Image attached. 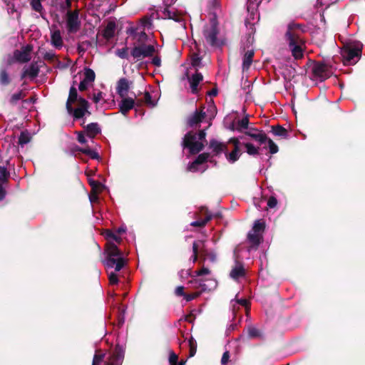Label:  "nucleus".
I'll return each instance as SVG.
<instances>
[{
  "mask_svg": "<svg viewBox=\"0 0 365 365\" xmlns=\"http://www.w3.org/2000/svg\"><path fill=\"white\" fill-rule=\"evenodd\" d=\"M192 251L193 255L191 257V259L192 260V262H195L197 259V252H198V246L196 242H195L192 245Z\"/></svg>",
  "mask_w": 365,
  "mask_h": 365,
  "instance_id": "52",
  "label": "nucleus"
},
{
  "mask_svg": "<svg viewBox=\"0 0 365 365\" xmlns=\"http://www.w3.org/2000/svg\"><path fill=\"white\" fill-rule=\"evenodd\" d=\"M129 88L130 85L127 79L120 78L118 81L116 91L121 98H124L127 96Z\"/></svg>",
  "mask_w": 365,
  "mask_h": 365,
  "instance_id": "17",
  "label": "nucleus"
},
{
  "mask_svg": "<svg viewBox=\"0 0 365 365\" xmlns=\"http://www.w3.org/2000/svg\"><path fill=\"white\" fill-rule=\"evenodd\" d=\"M92 100L96 104V108H98V104L102 101H104V94H103V93L99 91L97 93H93Z\"/></svg>",
  "mask_w": 365,
  "mask_h": 365,
  "instance_id": "41",
  "label": "nucleus"
},
{
  "mask_svg": "<svg viewBox=\"0 0 365 365\" xmlns=\"http://www.w3.org/2000/svg\"><path fill=\"white\" fill-rule=\"evenodd\" d=\"M129 33L131 35L135 36L138 38L139 41H145L148 38V36L145 32V30L138 27H130L129 29Z\"/></svg>",
  "mask_w": 365,
  "mask_h": 365,
  "instance_id": "21",
  "label": "nucleus"
},
{
  "mask_svg": "<svg viewBox=\"0 0 365 365\" xmlns=\"http://www.w3.org/2000/svg\"><path fill=\"white\" fill-rule=\"evenodd\" d=\"M24 96V94L23 93L22 91H19L16 93H14L11 98V103H16L17 101H19V100L22 99Z\"/></svg>",
  "mask_w": 365,
  "mask_h": 365,
  "instance_id": "49",
  "label": "nucleus"
},
{
  "mask_svg": "<svg viewBox=\"0 0 365 365\" xmlns=\"http://www.w3.org/2000/svg\"><path fill=\"white\" fill-rule=\"evenodd\" d=\"M285 38L292 56L296 59L302 58L304 42L299 37L298 31H296V25H289Z\"/></svg>",
  "mask_w": 365,
  "mask_h": 365,
  "instance_id": "2",
  "label": "nucleus"
},
{
  "mask_svg": "<svg viewBox=\"0 0 365 365\" xmlns=\"http://www.w3.org/2000/svg\"><path fill=\"white\" fill-rule=\"evenodd\" d=\"M88 108V102L86 99L78 97L76 88L72 86L66 102L68 113L72 115L75 119H79L86 115H90Z\"/></svg>",
  "mask_w": 365,
  "mask_h": 365,
  "instance_id": "1",
  "label": "nucleus"
},
{
  "mask_svg": "<svg viewBox=\"0 0 365 365\" xmlns=\"http://www.w3.org/2000/svg\"><path fill=\"white\" fill-rule=\"evenodd\" d=\"M163 14L165 19H173L176 22L182 21V12L177 11L173 9H170L169 6L165 8Z\"/></svg>",
  "mask_w": 365,
  "mask_h": 365,
  "instance_id": "16",
  "label": "nucleus"
},
{
  "mask_svg": "<svg viewBox=\"0 0 365 365\" xmlns=\"http://www.w3.org/2000/svg\"><path fill=\"white\" fill-rule=\"evenodd\" d=\"M277 205V200L274 197H270L267 201V206L269 208H274Z\"/></svg>",
  "mask_w": 365,
  "mask_h": 365,
  "instance_id": "56",
  "label": "nucleus"
},
{
  "mask_svg": "<svg viewBox=\"0 0 365 365\" xmlns=\"http://www.w3.org/2000/svg\"><path fill=\"white\" fill-rule=\"evenodd\" d=\"M175 294L178 296H184L185 294L184 292V287L182 286H179L175 289Z\"/></svg>",
  "mask_w": 365,
  "mask_h": 365,
  "instance_id": "62",
  "label": "nucleus"
},
{
  "mask_svg": "<svg viewBox=\"0 0 365 365\" xmlns=\"http://www.w3.org/2000/svg\"><path fill=\"white\" fill-rule=\"evenodd\" d=\"M249 125V120L248 118L244 117L241 120H238L237 123V128L236 129L239 131L242 130V129H247Z\"/></svg>",
  "mask_w": 365,
  "mask_h": 365,
  "instance_id": "34",
  "label": "nucleus"
},
{
  "mask_svg": "<svg viewBox=\"0 0 365 365\" xmlns=\"http://www.w3.org/2000/svg\"><path fill=\"white\" fill-rule=\"evenodd\" d=\"M83 76V79H85L86 81H88L92 83L95 81L96 74L94 71L89 68H84Z\"/></svg>",
  "mask_w": 365,
  "mask_h": 365,
  "instance_id": "30",
  "label": "nucleus"
},
{
  "mask_svg": "<svg viewBox=\"0 0 365 365\" xmlns=\"http://www.w3.org/2000/svg\"><path fill=\"white\" fill-rule=\"evenodd\" d=\"M90 185L92 187L93 192H100L102 190L103 185L95 180H90Z\"/></svg>",
  "mask_w": 365,
  "mask_h": 365,
  "instance_id": "48",
  "label": "nucleus"
},
{
  "mask_svg": "<svg viewBox=\"0 0 365 365\" xmlns=\"http://www.w3.org/2000/svg\"><path fill=\"white\" fill-rule=\"evenodd\" d=\"M144 98H145V103L148 106H150L151 107H154L156 105L157 100L156 99H153L151 95L149 93L146 92L145 93V97Z\"/></svg>",
  "mask_w": 365,
  "mask_h": 365,
  "instance_id": "45",
  "label": "nucleus"
},
{
  "mask_svg": "<svg viewBox=\"0 0 365 365\" xmlns=\"http://www.w3.org/2000/svg\"><path fill=\"white\" fill-rule=\"evenodd\" d=\"M244 145L246 148V152L250 155H257L259 153V147L255 146L252 143H245Z\"/></svg>",
  "mask_w": 365,
  "mask_h": 365,
  "instance_id": "29",
  "label": "nucleus"
},
{
  "mask_svg": "<svg viewBox=\"0 0 365 365\" xmlns=\"http://www.w3.org/2000/svg\"><path fill=\"white\" fill-rule=\"evenodd\" d=\"M38 68L34 65L31 64L29 67L26 68L21 75V78H24L26 77L35 78L38 74Z\"/></svg>",
  "mask_w": 365,
  "mask_h": 365,
  "instance_id": "24",
  "label": "nucleus"
},
{
  "mask_svg": "<svg viewBox=\"0 0 365 365\" xmlns=\"http://www.w3.org/2000/svg\"><path fill=\"white\" fill-rule=\"evenodd\" d=\"M29 139L27 135H26L24 133H21L19 137V143L21 145H24V144H26L27 143H29Z\"/></svg>",
  "mask_w": 365,
  "mask_h": 365,
  "instance_id": "58",
  "label": "nucleus"
},
{
  "mask_svg": "<svg viewBox=\"0 0 365 365\" xmlns=\"http://www.w3.org/2000/svg\"><path fill=\"white\" fill-rule=\"evenodd\" d=\"M32 47L29 45L24 46L21 50H16L14 53V58L15 61L24 63L30 61L31 59V51Z\"/></svg>",
  "mask_w": 365,
  "mask_h": 365,
  "instance_id": "14",
  "label": "nucleus"
},
{
  "mask_svg": "<svg viewBox=\"0 0 365 365\" xmlns=\"http://www.w3.org/2000/svg\"><path fill=\"white\" fill-rule=\"evenodd\" d=\"M205 117V113L202 110H196L195 113L188 119V124L190 126L201 122Z\"/></svg>",
  "mask_w": 365,
  "mask_h": 365,
  "instance_id": "25",
  "label": "nucleus"
},
{
  "mask_svg": "<svg viewBox=\"0 0 365 365\" xmlns=\"http://www.w3.org/2000/svg\"><path fill=\"white\" fill-rule=\"evenodd\" d=\"M107 258L104 261L105 265L108 268H115L116 272H119L125 264V260L123 257V253L119 250L117 245L112 242H109L106 249Z\"/></svg>",
  "mask_w": 365,
  "mask_h": 365,
  "instance_id": "3",
  "label": "nucleus"
},
{
  "mask_svg": "<svg viewBox=\"0 0 365 365\" xmlns=\"http://www.w3.org/2000/svg\"><path fill=\"white\" fill-rule=\"evenodd\" d=\"M314 76L320 81H324L333 73L332 67L325 63L318 62L312 67Z\"/></svg>",
  "mask_w": 365,
  "mask_h": 365,
  "instance_id": "9",
  "label": "nucleus"
},
{
  "mask_svg": "<svg viewBox=\"0 0 365 365\" xmlns=\"http://www.w3.org/2000/svg\"><path fill=\"white\" fill-rule=\"evenodd\" d=\"M198 295H199L198 293H194L192 294H185L184 297L186 299V301L189 302V301H191V300L194 299L195 298H196Z\"/></svg>",
  "mask_w": 365,
  "mask_h": 365,
  "instance_id": "63",
  "label": "nucleus"
},
{
  "mask_svg": "<svg viewBox=\"0 0 365 365\" xmlns=\"http://www.w3.org/2000/svg\"><path fill=\"white\" fill-rule=\"evenodd\" d=\"M188 345L190 346V357L193 356L196 353L197 349V345L195 341L192 340V339H190L188 341Z\"/></svg>",
  "mask_w": 365,
  "mask_h": 365,
  "instance_id": "47",
  "label": "nucleus"
},
{
  "mask_svg": "<svg viewBox=\"0 0 365 365\" xmlns=\"http://www.w3.org/2000/svg\"><path fill=\"white\" fill-rule=\"evenodd\" d=\"M272 132H273L274 135H277V136L284 137L287 135L286 129H284V128L280 127V126L277 127V128H273Z\"/></svg>",
  "mask_w": 365,
  "mask_h": 365,
  "instance_id": "46",
  "label": "nucleus"
},
{
  "mask_svg": "<svg viewBox=\"0 0 365 365\" xmlns=\"http://www.w3.org/2000/svg\"><path fill=\"white\" fill-rule=\"evenodd\" d=\"M125 348L117 345L111 355L107 359L105 365H121L124 359Z\"/></svg>",
  "mask_w": 365,
  "mask_h": 365,
  "instance_id": "10",
  "label": "nucleus"
},
{
  "mask_svg": "<svg viewBox=\"0 0 365 365\" xmlns=\"http://www.w3.org/2000/svg\"><path fill=\"white\" fill-rule=\"evenodd\" d=\"M207 258L212 262H215L217 260V255L213 252H209L207 254Z\"/></svg>",
  "mask_w": 365,
  "mask_h": 365,
  "instance_id": "60",
  "label": "nucleus"
},
{
  "mask_svg": "<svg viewBox=\"0 0 365 365\" xmlns=\"http://www.w3.org/2000/svg\"><path fill=\"white\" fill-rule=\"evenodd\" d=\"M245 275V269L242 264L236 263L235 266L232 269L230 276L232 279L237 280L239 278Z\"/></svg>",
  "mask_w": 365,
  "mask_h": 365,
  "instance_id": "20",
  "label": "nucleus"
},
{
  "mask_svg": "<svg viewBox=\"0 0 365 365\" xmlns=\"http://www.w3.org/2000/svg\"><path fill=\"white\" fill-rule=\"evenodd\" d=\"M204 36L207 43L214 45L216 43L217 30L214 23L206 25L203 30Z\"/></svg>",
  "mask_w": 365,
  "mask_h": 365,
  "instance_id": "13",
  "label": "nucleus"
},
{
  "mask_svg": "<svg viewBox=\"0 0 365 365\" xmlns=\"http://www.w3.org/2000/svg\"><path fill=\"white\" fill-rule=\"evenodd\" d=\"M245 135L255 140L259 145H263V148H267V146L269 149L271 154H275L278 152V146L272 140L268 138L267 135L262 130H259L256 128H250L245 132Z\"/></svg>",
  "mask_w": 365,
  "mask_h": 365,
  "instance_id": "5",
  "label": "nucleus"
},
{
  "mask_svg": "<svg viewBox=\"0 0 365 365\" xmlns=\"http://www.w3.org/2000/svg\"><path fill=\"white\" fill-rule=\"evenodd\" d=\"M212 218L211 215H207L205 219L193 221L191 222V225L194 227H203L205 226L208 221H210Z\"/></svg>",
  "mask_w": 365,
  "mask_h": 365,
  "instance_id": "38",
  "label": "nucleus"
},
{
  "mask_svg": "<svg viewBox=\"0 0 365 365\" xmlns=\"http://www.w3.org/2000/svg\"><path fill=\"white\" fill-rule=\"evenodd\" d=\"M77 134V139H78V141L81 143V144H85L88 142V140H87V135L86 136L84 133H81V132H77L76 133Z\"/></svg>",
  "mask_w": 365,
  "mask_h": 365,
  "instance_id": "51",
  "label": "nucleus"
},
{
  "mask_svg": "<svg viewBox=\"0 0 365 365\" xmlns=\"http://www.w3.org/2000/svg\"><path fill=\"white\" fill-rule=\"evenodd\" d=\"M264 227H265V225L263 222H262L261 220H256L254 223L252 229L262 234V232L264 230Z\"/></svg>",
  "mask_w": 365,
  "mask_h": 365,
  "instance_id": "43",
  "label": "nucleus"
},
{
  "mask_svg": "<svg viewBox=\"0 0 365 365\" xmlns=\"http://www.w3.org/2000/svg\"><path fill=\"white\" fill-rule=\"evenodd\" d=\"M9 175L7 169L4 166H0V178L1 180H6Z\"/></svg>",
  "mask_w": 365,
  "mask_h": 365,
  "instance_id": "53",
  "label": "nucleus"
},
{
  "mask_svg": "<svg viewBox=\"0 0 365 365\" xmlns=\"http://www.w3.org/2000/svg\"><path fill=\"white\" fill-rule=\"evenodd\" d=\"M208 282H209V284H206L204 283V281L202 279H200L199 284L203 291L210 290L212 288H214L216 287L215 281H214L212 279H210V280H208Z\"/></svg>",
  "mask_w": 365,
  "mask_h": 365,
  "instance_id": "37",
  "label": "nucleus"
},
{
  "mask_svg": "<svg viewBox=\"0 0 365 365\" xmlns=\"http://www.w3.org/2000/svg\"><path fill=\"white\" fill-rule=\"evenodd\" d=\"M191 65L195 69L201 67V58L199 56L197 53H193L191 57Z\"/></svg>",
  "mask_w": 365,
  "mask_h": 365,
  "instance_id": "36",
  "label": "nucleus"
},
{
  "mask_svg": "<svg viewBox=\"0 0 365 365\" xmlns=\"http://www.w3.org/2000/svg\"><path fill=\"white\" fill-rule=\"evenodd\" d=\"M254 56V50L248 49L244 54L242 60V68L243 70L249 69L250 66L252 63V58Z\"/></svg>",
  "mask_w": 365,
  "mask_h": 365,
  "instance_id": "23",
  "label": "nucleus"
},
{
  "mask_svg": "<svg viewBox=\"0 0 365 365\" xmlns=\"http://www.w3.org/2000/svg\"><path fill=\"white\" fill-rule=\"evenodd\" d=\"M10 83V78L6 70L0 71V84L6 86Z\"/></svg>",
  "mask_w": 365,
  "mask_h": 365,
  "instance_id": "33",
  "label": "nucleus"
},
{
  "mask_svg": "<svg viewBox=\"0 0 365 365\" xmlns=\"http://www.w3.org/2000/svg\"><path fill=\"white\" fill-rule=\"evenodd\" d=\"M152 26V20L150 18L145 16L139 21V24L136 26L143 30L145 29H150Z\"/></svg>",
  "mask_w": 365,
  "mask_h": 365,
  "instance_id": "31",
  "label": "nucleus"
},
{
  "mask_svg": "<svg viewBox=\"0 0 365 365\" xmlns=\"http://www.w3.org/2000/svg\"><path fill=\"white\" fill-rule=\"evenodd\" d=\"M115 53L120 58H128V48L127 47L123 48L121 49H118Z\"/></svg>",
  "mask_w": 365,
  "mask_h": 365,
  "instance_id": "44",
  "label": "nucleus"
},
{
  "mask_svg": "<svg viewBox=\"0 0 365 365\" xmlns=\"http://www.w3.org/2000/svg\"><path fill=\"white\" fill-rule=\"evenodd\" d=\"M104 354H95L92 365H100L104 359Z\"/></svg>",
  "mask_w": 365,
  "mask_h": 365,
  "instance_id": "50",
  "label": "nucleus"
},
{
  "mask_svg": "<svg viewBox=\"0 0 365 365\" xmlns=\"http://www.w3.org/2000/svg\"><path fill=\"white\" fill-rule=\"evenodd\" d=\"M109 281L111 284H116L118 283V278L116 274L110 273L109 274Z\"/></svg>",
  "mask_w": 365,
  "mask_h": 365,
  "instance_id": "57",
  "label": "nucleus"
},
{
  "mask_svg": "<svg viewBox=\"0 0 365 365\" xmlns=\"http://www.w3.org/2000/svg\"><path fill=\"white\" fill-rule=\"evenodd\" d=\"M87 137L93 142V138L101 132L97 123H90L86 126Z\"/></svg>",
  "mask_w": 365,
  "mask_h": 365,
  "instance_id": "22",
  "label": "nucleus"
},
{
  "mask_svg": "<svg viewBox=\"0 0 365 365\" xmlns=\"http://www.w3.org/2000/svg\"><path fill=\"white\" fill-rule=\"evenodd\" d=\"M91 84V83L88 82V81H86L85 79H83L79 86H78V88L80 91H85L86 90L88 86Z\"/></svg>",
  "mask_w": 365,
  "mask_h": 365,
  "instance_id": "54",
  "label": "nucleus"
},
{
  "mask_svg": "<svg viewBox=\"0 0 365 365\" xmlns=\"http://www.w3.org/2000/svg\"><path fill=\"white\" fill-rule=\"evenodd\" d=\"M155 53L154 46L142 43L135 46L132 48L130 54L136 61H138L145 58L153 56Z\"/></svg>",
  "mask_w": 365,
  "mask_h": 365,
  "instance_id": "7",
  "label": "nucleus"
},
{
  "mask_svg": "<svg viewBox=\"0 0 365 365\" xmlns=\"http://www.w3.org/2000/svg\"><path fill=\"white\" fill-rule=\"evenodd\" d=\"M134 100L132 98H123L122 101L119 103L120 110V112L125 115L126 113L131 110L134 107Z\"/></svg>",
  "mask_w": 365,
  "mask_h": 365,
  "instance_id": "18",
  "label": "nucleus"
},
{
  "mask_svg": "<svg viewBox=\"0 0 365 365\" xmlns=\"http://www.w3.org/2000/svg\"><path fill=\"white\" fill-rule=\"evenodd\" d=\"M115 30V24L114 22H108L103 31V36L106 38H110L113 36Z\"/></svg>",
  "mask_w": 365,
  "mask_h": 365,
  "instance_id": "28",
  "label": "nucleus"
},
{
  "mask_svg": "<svg viewBox=\"0 0 365 365\" xmlns=\"http://www.w3.org/2000/svg\"><path fill=\"white\" fill-rule=\"evenodd\" d=\"M105 237L109 241H115L118 243H120L121 241V238L120 237L110 230H107L106 232Z\"/></svg>",
  "mask_w": 365,
  "mask_h": 365,
  "instance_id": "39",
  "label": "nucleus"
},
{
  "mask_svg": "<svg viewBox=\"0 0 365 365\" xmlns=\"http://www.w3.org/2000/svg\"><path fill=\"white\" fill-rule=\"evenodd\" d=\"M242 139V137L240 138H232L229 140V143H232L234 145V149L230 153H225L226 158L230 163H234L236 162L240 157L242 153L240 149V140Z\"/></svg>",
  "mask_w": 365,
  "mask_h": 365,
  "instance_id": "11",
  "label": "nucleus"
},
{
  "mask_svg": "<svg viewBox=\"0 0 365 365\" xmlns=\"http://www.w3.org/2000/svg\"><path fill=\"white\" fill-rule=\"evenodd\" d=\"M51 31V43L56 48H61L63 46V39L61 37V31L56 26H52L50 29Z\"/></svg>",
  "mask_w": 365,
  "mask_h": 365,
  "instance_id": "15",
  "label": "nucleus"
},
{
  "mask_svg": "<svg viewBox=\"0 0 365 365\" xmlns=\"http://www.w3.org/2000/svg\"><path fill=\"white\" fill-rule=\"evenodd\" d=\"M76 150L88 155L92 159L98 160L100 158L98 153L96 150H92V149L89 148L88 147H86V148H78V147L76 148Z\"/></svg>",
  "mask_w": 365,
  "mask_h": 365,
  "instance_id": "27",
  "label": "nucleus"
},
{
  "mask_svg": "<svg viewBox=\"0 0 365 365\" xmlns=\"http://www.w3.org/2000/svg\"><path fill=\"white\" fill-rule=\"evenodd\" d=\"M98 192H92L90 195L89 198L91 203L98 200Z\"/></svg>",
  "mask_w": 365,
  "mask_h": 365,
  "instance_id": "64",
  "label": "nucleus"
},
{
  "mask_svg": "<svg viewBox=\"0 0 365 365\" xmlns=\"http://www.w3.org/2000/svg\"><path fill=\"white\" fill-rule=\"evenodd\" d=\"M361 49L362 44L360 43H356L354 46H349L344 48L341 53L344 64H355L361 56Z\"/></svg>",
  "mask_w": 365,
  "mask_h": 365,
  "instance_id": "6",
  "label": "nucleus"
},
{
  "mask_svg": "<svg viewBox=\"0 0 365 365\" xmlns=\"http://www.w3.org/2000/svg\"><path fill=\"white\" fill-rule=\"evenodd\" d=\"M195 273L197 276H202L209 274L210 273V271L209 270V269L203 267L200 270L197 271Z\"/></svg>",
  "mask_w": 365,
  "mask_h": 365,
  "instance_id": "59",
  "label": "nucleus"
},
{
  "mask_svg": "<svg viewBox=\"0 0 365 365\" xmlns=\"http://www.w3.org/2000/svg\"><path fill=\"white\" fill-rule=\"evenodd\" d=\"M262 234L260 232H258L252 229V230L248 234V239L252 244L257 246L261 242L262 237Z\"/></svg>",
  "mask_w": 365,
  "mask_h": 365,
  "instance_id": "26",
  "label": "nucleus"
},
{
  "mask_svg": "<svg viewBox=\"0 0 365 365\" xmlns=\"http://www.w3.org/2000/svg\"><path fill=\"white\" fill-rule=\"evenodd\" d=\"M78 11H68L66 14V27L68 34H76L81 28Z\"/></svg>",
  "mask_w": 365,
  "mask_h": 365,
  "instance_id": "8",
  "label": "nucleus"
},
{
  "mask_svg": "<svg viewBox=\"0 0 365 365\" xmlns=\"http://www.w3.org/2000/svg\"><path fill=\"white\" fill-rule=\"evenodd\" d=\"M210 147L216 153H220L221 151H223L225 148V145H223L222 143H221L215 140H212L210 141Z\"/></svg>",
  "mask_w": 365,
  "mask_h": 365,
  "instance_id": "32",
  "label": "nucleus"
},
{
  "mask_svg": "<svg viewBox=\"0 0 365 365\" xmlns=\"http://www.w3.org/2000/svg\"><path fill=\"white\" fill-rule=\"evenodd\" d=\"M186 75L187 76H188L187 73ZM187 78L190 84L192 93H196L197 92V86L203 79L202 75L200 73H196L194 75H192L190 78Z\"/></svg>",
  "mask_w": 365,
  "mask_h": 365,
  "instance_id": "19",
  "label": "nucleus"
},
{
  "mask_svg": "<svg viewBox=\"0 0 365 365\" xmlns=\"http://www.w3.org/2000/svg\"><path fill=\"white\" fill-rule=\"evenodd\" d=\"M229 358H230L229 352L228 351H225L223 354L222 359H221L222 364V365H225L228 362Z\"/></svg>",
  "mask_w": 365,
  "mask_h": 365,
  "instance_id": "61",
  "label": "nucleus"
},
{
  "mask_svg": "<svg viewBox=\"0 0 365 365\" xmlns=\"http://www.w3.org/2000/svg\"><path fill=\"white\" fill-rule=\"evenodd\" d=\"M53 4L62 9H69L71 5V0H54Z\"/></svg>",
  "mask_w": 365,
  "mask_h": 365,
  "instance_id": "35",
  "label": "nucleus"
},
{
  "mask_svg": "<svg viewBox=\"0 0 365 365\" xmlns=\"http://www.w3.org/2000/svg\"><path fill=\"white\" fill-rule=\"evenodd\" d=\"M29 1H30L31 6L34 11H36L37 12H41L43 10V6L41 5L40 0H29Z\"/></svg>",
  "mask_w": 365,
  "mask_h": 365,
  "instance_id": "42",
  "label": "nucleus"
},
{
  "mask_svg": "<svg viewBox=\"0 0 365 365\" xmlns=\"http://www.w3.org/2000/svg\"><path fill=\"white\" fill-rule=\"evenodd\" d=\"M209 155L207 153H202L198 155L197 159L187 166V170L190 172H204L205 168L202 167V164L207 160Z\"/></svg>",
  "mask_w": 365,
  "mask_h": 365,
  "instance_id": "12",
  "label": "nucleus"
},
{
  "mask_svg": "<svg viewBox=\"0 0 365 365\" xmlns=\"http://www.w3.org/2000/svg\"><path fill=\"white\" fill-rule=\"evenodd\" d=\"M205 131L201 130L198 134L188 133L183 138L182 145L187 148L191 154L199 153L204 148L205 140Z\"/></svg>",
  "mask_w": 365,
  "mask_h": 365,
  "instance_id": "4",
  "label": "nucleus"
},
{
  "mask_svg": "<svg viewBox=\"0 0 365 365\" xmlns=\"http://www.w3.org/2000/svg\"><path fill=\"white\" fill-rule=\"evenodd\" d=\"M178 355L175 354L173 352H170V356H169V362L170 365H176L178 361Z\"/></svg>",
  "mask_w": 365,
  "mask_h": 365,
  "instance_id": "55",
  "label": "nucleus"
},
{
  "mask_svg": "<svg viewBox=\"0 0 365 365\" xmlns=\"http://www.w3.org/2000/svg\"><path fill=\"white\" fill-rule=\"evenodd\" d=\"M248 336L250 338H257L261 336L260 331L254 327H249L247 329Z\"/></svg>",
  "mask_w": 365,
  "mask_h": 365,
  "instance_id": "40",
  "label": "nucleus"
}]
</instances>
